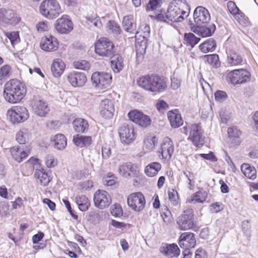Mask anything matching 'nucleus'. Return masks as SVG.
I'll use <instances>...</instances> for the list:
<instances>
[{
	"mask_svg": "<svg viewBox=\"0 0 258 258\" xmlns=\"http://www.w3.org/2000/svg\"><path fill=\"white\" fill-rule=\"evenodd\" d=\"M227 7L230 13L237 17L238 19H239V16H242V13L240 12L234 2L229 1L227 4Z\"/></svg>",
	"mask_w": 258,
	"mask_h": 258,
	"instance_id": "nucleus-47",
	"label": "nucleus"
},
{
	"mask_svg": "<svg viewBox=\"0 0 258 258\" xmlns=\"http://www.w3.org/2000/svg\"><path fill=\"white\" fill-rule=\"evenodd\" d=\"M87 22H90L93 24V25L96 27L101 28L102 26L101 22L99 20V17H86Z\"/></svg>",
	"mask_w": 258,
	"mask_h": 258,
	"instance_id": "nucleus-55",
	"label": "nucleus"
},
{
	"mask_svg": "<svg viewBox=\"0 0 258 258\" xmlns=\"http://www.w3.org/2000/svg\"><path fill=\"white\" fill-rule=\"evenodd\" d=\"M12 74L11 68L9 65H5L0 69V82L9 78Z\"/></svg>",
	"mask_w": 258,
	"mask_h": 258,
	"instance_id": "nucleus-46",
	"label": "nucleus"
},
{
	"mask_svg": "<svg viewBox=\"0 0 258 258\" xmlns=\"http://www.w3.org/2000/svg\"><path fill=\"white\" fill-rule=\"evenodd\" d=\"M207 198V193L201 191H197L190 197V198L187 200L189 203H203Z\"/></svg>",
	"mask_w": 258,
	"mask_h": 258,
	"instance_id": "nucleus-41",
	"label": "nucleus"
},
{
	"mask_svg": "<svg viewBox=\"0 0 258 258\" xmlns=\"http://www.w3.org/2000/svg\"><path fill=\"white\" fill-rule=\"evenodd\" d=\"M168 197L170 201L172 204L174 206H176L178 204L177 200L178 199V196L177 192L172 189L171 191H168Z\"/></svg>",
	"mask_w": 258,
	"mask_h": 258,
	"instance_id": "nucleus-50",
	"label": "nucleus"
},
{
	"mask_svg": "<svg viewBox=\"0 0 258 258\" xmlns=\"http://www.w3.org/2000/svg\"><path fill=\"white\" fill-rule=\"evenodd\" d=\"M160 0H150L147 5V11H154L159 5Z\"/></svg>",
	"mask_w": 258,
	"mask_h": 258,
	"instance_id": "nucleus-53",
	"label": "nucleus"
},
{
	"mask_svg": "<svg viewBox=\"0 0 258 258\" xmlns=\"http://www.w3.org/2000/svg\"><path fill=\"white\" fill-rule=\"evenodd\" d=\"M118 134L121 143L128 145L134 141L135 135L133 128L126 124H123L118 129Z\"/></svg>",
	"mask_w": 258,
	"mask_h": 258,
	"instance_id": "nucleus-16",
	"label": "nucleus"
},
{
	"mask_svg": "<svg viewBox=\"0 0 258 258\" xmlns=\"http://www.w3.org/2000/svg\"><path fill=\"white\" fill-rule=\"evenodd\" d=\"M127 203L133 210L140 212L144 208L146 201L144 196L141 192H137L128 196Z\"/></svg>",
	"mask_w": 258,
	"mask_h": 258,
	"instance_id": "nucleus-10",
	"label": "nucleus"
},
{
	"mask_svg": "<svg viewBox=\"0 0 258 258\" xmlns=\"http://www.w3.org/2000/svg\"><path fill=\"white\" fill-rule=\"evenodd\" d=\"M73 142L77 146L82 148L90 146L92 143V140L90 136L78 135L74 137Z\"/></svg>",
	"mask_w": 258,
	"mask_h": 258,
	"instance_id": "nucleus-35",
	"label": "nucleus"
},
{
	"mask_svg": "<svg viewBox=\"0 0 258 258\" xmlns=\"http://www.w3.org/2000/svg\"><path fill=\"white\" fill-rule=\"evenodd\" d=\"M216 47V42L213 38H210L200 46V49L204 53H207L210 51H213Z\"/></svg>",
	"mask_w": 258,
	"mask_h": 258,
	"instance_id": "nucleus-39",
	"label": "nucleus"
},
{
	"mask_svg": "<svg viewBox=\"0 0 258 258\" xmlns=\"http://www.w3.org/2000/svg\"><path fill=\"white\" fill-rule=\"evenodd\" d=\"M107 27L113 34L118 35L120 33L119 26L114 21H109L107 24Z\"/></svg>",
	"mask_w": 258,
	"mask_h": 258,
	"instance_id": "nucleus-48",
	"label": "nucleus"
},
{
	"mask_svg": "<svg viewBox=\"0 0 258 258\" xmlns=\"http://www.w3.org/2000/svg\"><path fill=\"white\" fill-rule=\"evenodd\" d=\"M190 25H192L190 27L191 30L203 37L211 36L216 30V26L214 24L202 25L200 26H196L194 24Z\"/></svg>",
	"mask_w": 258,
	"mask_h": 258,
	"instance_id": "nucleus-22",
	"label": "nucleus"
},
{
	"mask_svg": "<svg viewBox=\"0 0 258 258\" xmlns=\"http://www.w3.org/2000/svg\"><path fill=\"white\" fill-rule=\"evenodd\" d=\"M180 85V80L177 78L173 77L171 78V87L173 89H178Z\"/></svg>",
	"mask_w": 258,
	"mask_h": 258,
	"instance_id": "nucleus-64",
	"label": "nucleus"
},
{
	"mask_svg": "<svg viewBox=\"0 0 258 258\" xmlns=\"http://www.w3.org/2000/svg\"><path fill=\"white\" fill-rule=\"evenodd\" d=\"M39 11L44 17L50 20L56 18L62 13L57 0H44L40 5Z\"/></svg>",
	"mask_w": 258,
	"mask_h": 258,
	"instance_id": "nucleus-4",
	"label": "nucleus"
},
{
	"mask_svg": "<svg viewBox=\"0 0 258 258\" xmlns=\"http://www.w3.org/2000/svg\"><path fill=\"white\" fill-rule=\"evenodd\" d=\"M174 150V145L172 140L169 138L166 137L161 144V148L158 152L161 154L162 159L164 161H168L171 158Z\"/></svg>",
	"mask_w": 258,
	"mask_h": 258,
	"instance_id": "nucleus-19",
	"label": "nucleus"
},
{
	"mask_svg": "<svg viewBox=\"0 0 258 258\" xmlns=\"http://www.w3.org/2000/svg\"><path fill=\"white\" fill-rule=\"evenodd\" d=\"M55 28L60 34H68L73 30V24L68 16L64 15L56 21Z\"/></svg>",
	"mask_w": 258,
	"mask_h": 258,
	"instance_id": "nucleus-17",
	"label": "nucleus"
},
{
	"mask_svg": "<svg viewBox=\"0 0 258 258\" xmlns=\"http://www.w3.org/2000/svg\"><path fill=\"white\" fill-rule=\"evenodd\" d=\"M36 28L38 31L42 32L47 31L48 29V23L47 22H40L36 25Z\"/></svg>",
	"mask_w": 258,
	"mask_h": 258,
	"instance_id": "nucleus-61",
	"label": "nucleus"
},
{
	"mask_svg": "<svg viewBox=\"0 0 258 258\" xmlns=\"http://www.w3.org/2000/svg\"><path fill=\"white\" fill-rule=\"evenodd\" d=\"M67 79L71 85L75 87L83 86L87 81V78L84 73L75 71L69 73Z\"/></svg>",
	"mask_w": 258,
	"mask_h": 258,
	"instance_id": "nucleus-21",
	"label": "nucleus"
},
{
	"mask_svg": "<svg viewBox=\"0 0 258 258\" xmlns=\"http://www.w3.org/2000/svg\"><path fill=\"white\" fill-rule=\"evenodd\" d=\"M216 100L219 102H223L227 98V95L225 91L218 90L215 93Z\"/></svg>",
	"mask_w": 258,
	"mask_h": 258,
	"instance_id": "nucleus-54",
	"label": "nucleus"
},
{
	"mask_svg": "<svg viewBox=\"0 0 258 258\" xmlns=\"http://www.w3.org/2000/svg\"><path fill=\"white\" fill-rule=\"evenodd\" d=\"M118 172L125 178L135 176L138 172L137 166L131 163L124 164L118 167Z\"/></svg>",
	"mask_w": 258,
	"mask_h": 258,
	"instance_id": "nucleus-26",
	"label": "nucleus"
},
{
	"mask_svg": "<svg viewBox=\"0 0 258 258\" xmlns=\"http://www.w3.org/2000/svg\"><path fill=\"white\" fill-rule=\"evenodd\" d=\"M210 210L212 213H218L224 209V205L222 204L216 203L210 206Z\"/></svg>",
	"mask_w": 258,
	"mask_h": 258,
	"instance_id": "nucleus-59",
	"label": "nucleus"
},
{
	"mask_svg": "<svg viewBox=\"0 0 258 258\" xmlns=\"http://www.w3.org/2000/svg\"><path fill=\"white\" fill-rule=\"evenodd\" d=\"M128 116L131 120L142 127H147L151 123V120L149 116L141 111H131L128 113Z\"/></svg>",
	"mask_w": 258,
	"mask_h": 258,
	"instance_id": "nucleus-18",
	"label": "nucleus"
},
{
	"mask_svg": "<svg viewBox=\"0 0 258 258\" xmlns=\"http://www.w3.org/2000/svg\"><path fill=\"white\" fill-rule=\"evenodd\" d=\"M93 200L95 206L100 209L108 207L111 203V199L109 194L105 190L100 189L94 194Z\"/></svg>",
	"mask_w": 258,
	"mask_h": 258,
	"instance_id": "nucleus-12",
	"label": "nucleus"
},
{
	"mask_svg": "<svg viewBox=\"0 0 258 258\" xmlns=\"http://www.w3.org/2000/svg\"><path fill=\"white\" fill-rule=\"evenodd\" d=\"M66 65L60 59L54 60L51 67V70L54 77H59L62 74Z\"/></svg>",
	"mask_w": 258,
	"mask_h": 258,
	"instance_id": "nucleus-33",
	"label": "nucleus"
},
{
	"mask_svg": "<svg viewBox=\"0 0 258 258\" xmlns=\"http://www.w3.org/2000/svg\"><path fill=\"white\" fill-rule=\"evenodd\" d=\"M250 76V73L245 69L235 70L226 73V79L227 82L234 85L249 81Z\"/></svg>",
	"mask_w": 258,
	"mask_h": 258,
	"instance_id": "nucleus-6",
	"label": "nucleus"
},
{
	"mask_svg": "<svg viewBox=\"0 0 258 258\" xmlns=\"http://www.w3.org/2000/svg\"><path fill=\"white\" fill-rule=\"evenodd\" d=\"M111 67L115 73H118L123 67L122 57L118 54H113L111 57Z\"/></svg>",
	"mask_w": 258,
	"mask_h": 258,
	"instance_id": "nucleus-36",
	"label": "nucleus"
},
{
	"mask_svg": "<svg viewBox=\"0 0 258 258\" xmlns=\"http://www.w3.org/2000/svg\"><path fill=\"white\" fill-rule=\"evenodd\" d=\"M92 85L99 89H107L112 81V76L107 73L95 72L91 76Z\"/></svg>",
	"mask_w": 258,
	"mask_h": 258,
	"instance_id": "nucleus-7",
	"label": "nucleus"
},
{
	"mask_svg": "<svg viewBox=\"0 0 258 258\" xmlns=\"http://www.w3.org/2000/svg\"><path fill=\"white\" fill-rule=\"evenodd\" d=\"M35 176L39 180L40 184L43 186L47 185L50 181V177L48 175L47 173L43 170L36 171Z\"/></svg>",
	"mask_w": 258,
	"mask_h": 258,
	"instance_id": "nucleus-44",
	"label": "nucleus"
},
{
	"mask_svg": "<svg viewBox=\"0 0 258 258\" xmlns=\"http://www.w3.org/2000/svg\"><path fill=\"white\" fill-rule=\"evenodd\" d=\"M26 88L17 79H13L7 82L4 86V96L10 103L19 102L26 94Z\"/></svg>",
	"mask_w": 258,
	"mask_h": 258,
	"instance_id": "nucleus-1",
	"label": "nucleus"
},
{
	"mask_svg": "<svg viewBox=\"0 0 258 258\" xmlns=\"http://www.w3.org/2000/svg\"><path fill=\"white\" fill-rule=\"evenodd\" d=\"M188 140L197 147H200L203 144L204 138L200 124L195 123L191 125Z\"/></svg>",
	"mask_w": 258,
	"mask_h": 258,
	"instance_id": "nucleus-15",
	"label": "nucleus"
},
{
	"mask_svg": "<svg viewBox=\"0 0 258 258\" xmlns=\"http://www.w3.org/2000/svg\"><path fill=\"white\" fill-rule=\"evenodd\" d=\"M95 52L101 56L110 57L115 53L114 45L108 38H100L95 44Z\"/></svg>",
	"mask_w": 258,
	"mask_h": 258,
	"instance_id": "nucleus-5",
	"label": "nucleus"
},
{
	"mask_svg": "<svg viewBox=\"0 0 258 258\" xmlns=\"http://www.w3.org/2000/svg\"><path fill=\"white\" fill-rule=\"evenodd\" d=\"M242 58L240 54L233 50L227 52V63L231 66H235L241 63Z\"/></svg>",
	"mask_w": 258,
	"mask_h": 258,
	"instance_id": "nucleus-31",
	"label": "nucleus"
},
{
	"mask_svg": "<svg viewBox=\"0 0 258 258\" xmlns=\"http://www.w3.org/2000/svg\"><path fill=\"white\" fill-rule=\"evenodd\" d=\"M177 223L180 230H186L194 226V214L192 209H187L177 219Z\"/></svg>",
	"mask_w": 258,
	"mask_h": 258,
	"instance_id": "nucleus-9",
	"label": "nucleus"
},
{
	"mask_svg": "<svg viewBox=\"0 0 258 258\" xmlns=\"http://www.w3.org/2000/svg\"><path fill=\"white\" fill-rule=\"evenodd\" d=\"M74 67L78 69L87 70L90 68V63L86 60L74 62Z\"/></svg>",
	"mask_w": 258,
	"mask_h": 258,
	"instance_id": "nucleus-51",
	"label": "nucleus"
},
{
	"mask_svg": "<svg viewBox=\"0 0 258 258\" xmlns=\"http://www.w3.org/2000/svg\"><path fill=\"white\" fill-rule=\"evenodd\" d=\"M241 170L243 174L250 179L254 180L256 178V169L248 164H242L241 166Z\"/></svg>",
	"mask_w": 258,
	"mask_h": 258,
	"instance_id": "nucleus-37",
	"label": "nucleus"
},
{
	"mask_svg": "<svg viewBox=\"0 0 258 258\" xmlns=\"http://www.w3.org/2000/svg\"><path fill=\"white\" fill-rule=\"evenodd\" d=\"M32 107L34 113L40 117L45 116L49 111L46 103L41 100H34Z\"/></svg>",
	"mask_w": 258,
	"mask_h": 258,
	"instance_id": "nucleus-25",
	"label": "nucleus"
},
{
	"mask_svg": "<svg viewBox=\"0 0 258 258\" xmlns=\"http://www.w3.org/2000/svg\"><path fill=\"white\" fill-rule=\"evenodd\" d=\"M137 83L142 88L155 94L164 91L167 87L164 79L156 75L142 76Z\"/></svg>",
	"mask_w": 258,
	"mask_h": 258,
	"instance_id": "nucleus-3",
	"label": "nucleus"
},
{
	"mask_svg": "<svg viewBox=\"0 0 258 258\" xmlns=\"http://www.w3.org/2000/svg\"><path fill=\"white\" fill-rule=\"evenodd\" d=\"M196 240L194 234L190 232H184L181 234L179 239V246L185 249L195 247Z\"/></svg>",
	"mask_w": 258,
	"mask_h": 258,
	"instance_id": "nucleus-24",
	"label": "nucleus"
},
{
	"mask_svg": "<svg viewBox=\"0 0 258 258\" xmlns=\"http://www.w3.org/2000/svg\"><path fill=\"white\" fill-rule=\"evenodd\" d=\"M7 115L13 123L22 122L29 117V113L26 107L24 106H14L7 111Z\"/></svg>",
	"mask_w": 258,
	"mask_h": 258,
	"instance_id": "nucleus-8",
	"label": "nucleus"
},
{
	"mask_svg": "<svg viewBox=\"0 0 258 258\" xmlns=\"http://www.w3.org/2000/svg\"><path fill=\"white\" fill-rule=\"evenodd\" d=\"M47 126L50 129L56 130L60 126V122L57 120L48 121L46 123Z\"/></svg>",
	"mask_w": 258,
	"mask_h": 258,
	"instance_id": "nucleus-63",
	"label": "nucleus"
},
{
	"mask_svg": "<svg viewBox=\"0 0 258 258\" xmlns=\"http://www.w3.org/2000/svg\"><path fill=\"white\" fill-rule=\"evenodd\" d=\"M201 58L214 68H218L220 66L219 56L216 54L205 55Z\"/></svg>",
	"mask_w": 258,
	"mask_h": 258,
	"instance_id": "nucleus-42",
	"label": "nucleus"
},
{
	"mask_svg": "<svg viewBox=\"0 0 258 258\" xmlns=\"http://www.w3.org/2000/svg\"><path fill=\"white\" fill-rule=\"evenodd\" d=\"M161 169V165L159 162H152L148 164L145 170L146 175L150 177L155 176Z\"/></svg>",
	"mask_w": 258,
	"mask_h": 258,
	"instance_id": "nucleus-38",
	"label": "nucleus"
},
{
	"mask_svg": "<svg viewBox=\"0 0 258 258\" xmlns=\"http://www.w3.org/2000/svg\"><path fill=\"white\" fill-rule=\"evenodd\" d=\"M20 21V18L11 9H0V25H15Z\"/></svg>",
	"mask_w": 258,
	"mask_h": 258,
	"instance_id": "nucleus-11",
	"label": "nucleus"
},
{
	"mask_svg": "<svg viewBox=\"0 0 258 258\" xmlns=\"http://www.w3.org/2000/svg\"><path fill=\"white\" fill-rule=\"evenodd\" d=\"M195 157L196 159H198L199 157H201L205 159L213 162L216 161L217 160V158L212 152H210L209 154H197L196 155Z\"/></svg>",
	"mask_w": 258,
	"mask_h": 258,
	"instance_id": "nucleus-52",
	"label": "nucleus"
},
{
	"mask_svg": "<svg viewBox=\"0 0 258 258\" xmlns=\"http://www.w3.org/2000/svg\"><path fill=\"white\" fill-rule=\"evenodd\" d=\"M227 133L230 137L238 138L241 134L240 131L236 127H229Z\"/></svg>",
	"mask_w": 258,
	"mask_h": 258,
	"instance_id": "nucleus-56",
	"label": "nucleus"
},
{
	"mask_svg": "<svg viewBox=\"0 0 258 258\" xmlns=\"http://www.w3.org/2000/svg\"><path fill=\"white\" fill-rule=\"evenodd\" d=\"M122 27L127 32L134 34L136 32V24L134 23L133 16H127L123 18Z\"/></svg>",
	"mask_w": 258,
	"mask_h": 258,
	"instance_id": "nucleus-34",
	"label": "nucleus"
},
{
	"mask_svg": "<svg viewBox=\"0 0 258 258\" xmlns=\"http://www.w3.org/2000/svg\"><path fill=\"white\" fill-rule=\"evenodd\" d=\"M100 112L101 115L105 118L112 117L115 111L113 101L108 99L102 100L100 103Z\"/></svg>",
	"mask_w": 258,
	"mask_h": 258,
	"instance_id": "nucleus-20",
	"label": "nucleus"
},
{
	"mask_svg": "<svg viewBox=\"0 0 258 258\" xmlns=\"http://www.w3.org/2000/svg\"><path fill=\"white\" fill-rule=\"evenodd\" d=\"M111 213L115 217L122 215V209L119 205L115 204L111 208Z\"/></svg>",
	"mask_w": 258,
	"mask_h": 258,
	"instance_id": "nucleus-57",
	"label": "nucleus"
},
{
	"mask_svg": "<svg viewBox=\"0 0 258 258\" xmlns=\"http://www.w3.org/2000/svg\"><path fill=\"white\" fill-rule=\"evenodd\" d=\"M50 142L54 148L59 150L64 149L67 144L66 138L61 134L51 137Z\"/></svg>",
	"mask_w": 258,
	"mask_h": 258,
	"instance_id": "nucleus-30",
	"label": "nucleus"
},
{
	"mask_svg": "<svg viewBox=\"0 0 258 258\" xmlns=\"http://www.w3.org/2000/svg\"><path fill=\"white\" fill-rule=\"evenodd\" d=\"M157 143V140L155 137L148 138L144 140V147L150 151L154 148L155 145Z\"/></svg>",
	"mask_w": 258,
	"mask_h": 258,
	"instance_id": "nucleus-49",
	"label": "nucleus"
},
{
	"mask_svg": "<svg viewBox=\"0 0 258 258\" xmlns=\"http://www.w3.org/2000/svg\"><path fill=\"white\" fill-rule=\"evenodd\" d=\"M210 15L208 11L202 6L197 7L194 13V19L196 26L205 25L210 20Z\"/></svg>",
	"mask_w": 258,
	"mask_h": 258,
	"instance_id": "nucleus-14",
	"label": "nucleus"
},
{
	"mask_svg": "<svg viewBox=\"0 0 258 258\" xmlns=\"http://www.w3.org/2000/svg\"><path fill=\"white\" fill-rule=\"evenodd\" d=\"M45 164L49 168L54 167L55 163L53 156L50 155H47L45 157Z\"/></svg>",
	"mask_w": 258,
	"mask_h": 258,
	"instance_id": "nucleus-62",
	"label": "nucleus"
},
{
	"mask_svg": "<svg viewBox=\"0 0 258 258\" xmlns=\"http://www.w3.org/2000/svg\"><path fill=\"white\" fill-rule=\"evenodd\" d=\"M186 5L184 0H173L169 4L167 12L165 14L159 15V19L164 22L168 23L182 22L188 16L186 12L183 10Z\"/></svg>",
	"mask_w": 258,
	"mask_h": 258,
	"instance_id": "nucleus-2",
	"label": "nucleus"
},
{
	"mask_svg": "<svg viewBox=\"0 0 258 258\" xmlns=\"http://www.w3.org/2000/svg\"><path fill=\"white\" fill-rule=\"evenodd\" d=\"M30 150H25L24 146H14L10 149V152L13 158L17 162H21L26 158L29 153Z\"/></svg>",
	"mask_w": 258,
	"mask_h": 258,
	"instance_id": "nucleus-27",
	"label": "nucleus"
},
{
	"mask_svg": "<svg viewBox=\"0 0 258 258\" xmlns=\"http://www.w3.org/2000/svg\"><path fill=\"white\" fill-rule=\"evenodd\" d=\"M7 35L12 45H14L15 43L19 41V36L17 32H14L9 34H7Z\"/></svg>",
	"mask_w": 258,
	"mask_h": 258,
	"instance_id": "nucleus-58",
	"label": "nucleus"
},
{
	"mask_svg": "<svg viewBox=\"0 0 258 258\" xmlns=\"http://www.w3.org/2000/svg\"><path fill=\"white\" fill-rule=\"evenodd\" d=\"M160 251L169 258L177 256L180 253L178 247L175 244L163 245L160 247Z\"/></svg>",
	"mask_w": 258,
	"mask_h": 258,
	"instance_id": "nucleus-28",
	"label": "nucleus"
},
{
	"mask_svg": "<svg viewBox=\"0 0 258 258\" xmlns=\"http://www.w3.org/2000/svg\"><path fill=\"white\" fill-rule=\"evenodd\" d=\"M184 39L185 44L190 45L191 47L196 45L200 40V38L196 37L194 34L191 33H185Z\"/></svg>",
	"mask_w": 258,
	"mask_h": 258,
	"instance_id": "nucleus-45",
	"label": "nucleus"
},
{
	"mask_svg": "<svg viewBox=\"0 0 258 258\" xmlns=\"http://www.w3.org/2000/svg\"><path fill=\"white\" fill-rule=\"evenodd\" d=\"M41 48L47 52L54 51L58 47V43L56 38L51 35L43 37L40 42Z\"/></svg>",
	"mask_w": 258,
	"mask_h": 258,
	"instance_id": "nucleus-23",
	"label": "nucleus"
},
{
	"mask_svg": "<svg viewBox=\"0 0 258 258\" xmlns=\"http://www.w3.org/2000/svg\"><path fill=\"white\" fill-rule=\"evenodd\" d=\"M73 125L74 129L77 133H86L89 128L87 121L82 118H78L75 119L73 122Z\"/></svg>",
	"mask_w": 258,
	"mask_h": 258,
	"instance_id": "nucleus-32",
	"label": "nucleus"
},
{
	"mask_svg": "<svg viewBox=\"0 0 258 258\" xmlns=\"http://www.w3.org/2000/svg\"><path fill=\"white\" fill-rule=\"evenodd\" d=\"M76 203L82 211H87L90 206L89 199L85 196H78L76 197Z\"/></svg>",
	"mask_w": 258,
	"mask_h": 258,
	"instance_id": "nucleus-40",
	"label": "nucleus"
},
{
	"mask_svg": "<svg viewBox=\"0 0 258 258\" xmlns=\"http://www.w3.org/2000/svg\"><path fill=\"white\" fill-rule=\"evenodd\" d=\"M168 118L171 126L177 128L183 124V120L177 110L170 111L168 112Z\"/></svg>",
	"mask_w": 258,
	"mask_h": 258,
	"instance_id": "nucleus-29",
	"label": "nucleus"
},
{
	"mask_svg": "<svg viewBox=\"0 0 258 258\" xmlns=\"http://www.w3.org/2000/svg\"><path fill=\"white\" fill-rule=\"evenodd\" d=\"M31 134L26 128H22L20 130L16 135V140L20 144H24L30 138Z\"/></svg>",
	"mask_w": 258,
	"mask_h": 258,
	"instance_id": "nucleus-43",
	"label": "nucleus"
},
{
	"mask_svg": "<svg viewBox=\"0 0 258 258\" xmlns=\"http://www.w3.org/2000/svg\"><path fill=\"white\" fill-rule=\"evenodd\" d=\"M144 35H139L138 32H136V48L137 57L143 55L146 52L147 47V37L149 33L150 28L149 26H145Z\"/></svg>",
	"mask_w": 258,
	"mask_h": 258,
	"instance_id": "nucleus-13",
	"label": "nucleus"
},
{
	"mask_svg": "<svg viewBox=\"0 0 258 258\" xmlns=\"http://www.w3.org/2000/svg\"><path fill=\"white\" fill-rule=\"evenodd\" d=\"M111 155V148L107 145L102 148V156L103 159H107Z\"/></svg>",
	"mask_w": 258,
	"mask_h": 258,
	"instance_id": "nucleus-60",
	"label": "nucleus"
}]
</instances>
